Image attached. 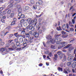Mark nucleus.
Listing matches in <instances>:
<instances>
[{"label":"nucleus","mask_w":76,"mask_h":76,"mask_svg":"<svg viewBox=\"0 0 76 76\" xmlns=\"http://www.w3.org/2000/svg\"><path fill=\"white\" fill-rule=\"evenodd\" d=\"M23 45L24 46V47L22 48H23H23H25L26 47V46H27V44L26 43H24Z\"/></svg>","instance_id":"27"},{"label":"nucleus","mask_w":76,"mask_h":76,"mask_svg":"<svg viewBox=\"0 0 76 76\" xmlns=\"http://www.w3.org/2000/svg\"><path fill=\"white\" fill-rule=\"evenodd\" d=\"M24 22H25V20L23 19H22L21 20L20 22L21 23H23Z\"/></svg>","instance_id":"36"},{"label":"nucleus","mask_w":76,"mask_h":76,"mask_svg":"<svg viewBox=\"0 0 76 76\" xmlns=\"http://www.w3.org/2000/svg\"><path fill=\"white\" fill-rule=\"evenodd\" d=\"M10 13H11V10H9L7 11V13L8 15L10 14Z\"/></svg>","instance_id":"32"},{"label":"nucleus","mask_w":76,"mask_h":76,"mask_svg":"<svg viewBox=\"0 0 76 76\" xmlns=\"http://www.w3.org/2000/svg\"><path fill=\"white\" fill-rule=\"evenodd\" d=\"M55 37H56L55 39H51V36H48V39H50V42L52 44H54L55 42H56V43L57 44H59V47L58 48V49H60L61 48H62L66 46V42H61V43H60V42L61 41V39L60 38H58V37L59 36H60L61 34H60L59 35H58L57 34H58V32L56 31L55 32Z\"/></svg>","instance_id":"1"},{"label":"nucleus","mask_w":76,"mask_h":76,"mask_svg":"<svg viewBox=\"0 0 76 76\" xmlns=\"http://www.w3.org/2000/svg\"><path fill=\"white\" fill-rule=\"evenodd\" d=\"M73 59V58H72V55L70 54L68 55V60H72Z\"/></svg>","instance_id":"8"},{"label":"nucleus","mask_w":76,"mask_h":76,"mask_svg":"<svg viewBox=\"0 0 76 76\" xmlns=\"http://www.w3.org/2000/svg\"><path fill=\"white\" fill-rule=\"evenodd\" d=\"M56 29L58 31H60V30H61V27H60V26H59V27H57Z\"/></svg>","instance_id":"39"},{"label":"nucleus","mask_w":76,"mask_h":76,"mask_svg":"<svg viewBox=\"0 0 76 76\" xmlns=\"http://www.w3.org/2000/svg\"><path fill=\"white\" fill-rule=\"evenodd\" d=\"M60 66L61 67H63V63H61L60 64Z\"/></svg>","instance_id":"63"},{"label":"nucleus","mask_w":76,"mask_h":76,"mask_svg":"<svg viewBox=\"0 0 76 76\" xmlns=\"http://www.w3.org/2000/svg\"><path fill=\"white\" fill-rule=\"evenodd\" d=\"M48 55L49 56H48V58L49 60H50V57H51V56H52L51 53L48 51Z\"/></svg>","instance_id":"18"},{"label":"nucleus","mask_w":76,"mask_h":76,"mask_svg":"<svg viewBox=\"0 0 76 76\" xmlns=\"http://www.w3.org/2000/svg\"><path fill=\"white\" fill-rule=\"evenodd\" d=\"M72 22L73 24H74L75 23V20L74 19H72Z\"/></svg>","instance_id":"46"},{"label":"nucleus","mask_w":76,"mask_h":76,"mask_svg":"<svg viewBox=\"0 0 76 76\" xmlns=\"http://www.w3.org/2000/svg\"><path fill=\"white\" fill-rule=\"evenodd\" d=\"M57 54L59 55V56H60V55H61L63 54V53H61V51H59L57 53Z\"/></svg>","instance_id":"35"},{"label":"nucleus","mask_w":76,"mask_h":76,"mask_svg":"<svg viewBox=\"0 0 76 76\" xmlns=\"http://www.w3.org/2000/svg\"><path fill=\"white\" fill-rule=\"evenodd\" d=\"M69 25L70 26H72V23L70 21H69Z\"/></svg>","instance_id":"50"},{"label":"nucleus","mask_w":76,"mask_h":76,"mask_svg":"<svg viewBox=\"0 0 76 76\" xmlns=\"http://www.w3.org/2000/svg\"><path fill=\"white\" fill-rule=\"evenodd\" d=\"M19 42L20 43H22L23 42V38H20L19 39Z\"/></svg>","instance_id":"24"},{"label":"nucleus","mask_w":76,"mask_h":76,"mask_svg":"<svg viewBox=\"0 0 76 76\" xmlns=\"http://www.w3.org/2000/svg\"><path fill=\"white\" fill-rule=\"evenodd\" d=\"M39 32L40 34H41V33H42V30H39Z\"/></svg>","instance_id":"61"},{"label":"nucleus","mask_w":76,"mask_h":76,"mask_svg":"<svg viewBox=\"0 0 76 76\" xmlns=\"http://www.w3.org/2000/svg\"><path fill=\"white\" fill-rule=\"evenodd\" d=\"M58 57V56H57V55L55 54V57L53 58V60H57V58Z\"/></svg>","instance_id":"20"},{"label":"nucleus","mask_w":76,"mask_h":76,"mask_svg":"<svg viewBox=\"0 0 76 76\" xmlns=\"http://www.w3.org/2000/svg\"><path fill=\"white\" fill-rule=\"evenodd\" d=\"M13 41V40H9L8 41V43L9 44H10L11 42H12V41Z\"/></svg>","instance_id":"37"},{"label":"nucleus","mask_w":76,"mask_h":76,"mask_svg":"<svg viewBox=\"0 0 76 76\" xmlns=\"http://www.w3.org/2000/svg\"><path fill=\"white\" fill-rule=\"evenodd\" d=\"M30 3L31 4H34L35 3V1L34 0H30Z\"/></svg>","instance_id":"28"},{"label":"nucleus","mask_w":76,"mask_h":76,"mask_svg":"<svg viewBox=\"0 0 76 76\" xmlns=\"http://www.w3.org/2000/svg\"><path fill=\"white\" fill-rule=\"evenodd\" d=\"M9 36L11 37L12 38V37L13 36V34H10Z\"/></svg>","instance_id":"56"},{"label":"nucleus","mask_w":76,"mask_h":76,"mask_svg":"<svg viewBox=\"0 0 76 76\" xmlns=\"http://www.w3.org/2000/svg\"><path fill=\"white\" fill-rule=\"evenodd\" d=\"M25 18V15L22 14V13L21 12H19L18 14V16L17 18L19 20L21 18L23 19V18Z\"/></svg>","instance_id":"2"},{"label":"nucleus","mask_w":76,"mask_h":76,"mask_svg":"<svg viewBox=\"0 0 76 76\" xmlns=\"http://www.w3.org/2000/svg\"><path fill=\"white\" fill-rule=\"evenodd\" d=\"M38 3L40 5H41L42 4V1L41 0H39Z\"/></svg>","instance_id":"29"},{"label":"nucleus","mask_w":76,"mask_h":76,"mask_svg":"<svg viewBox=\"0 0 76 76\" xmlns=\"http://www.w3.org/2000/svg\"><path fill=\"white\" fill-rule=\"evenodd\" d=\"M31 9L30 8V7L28 6H26L25 7L24 10L25 12H26V11H27V12H29V13L31 11Z\"/></svg>","instance_id":"4"},{"label":"nucleus","mask_w":76,"mask_h":76,"mask_svg":"<svg viewBox=\"0 0 76 76\" xmlns=\"http://www.w3.org/2000/svg\"><path fill=\"white\" fill-rule=\"evenodd\" d=\"M29 28H30V26H28L26 28V29H28Z\"/></svg>","instance_id":"47"},{"label":"nucleus","mask_w":76,"mask_h":76,"mask_svg":"<svg viewBox=\"0 0 76 76\" xmlns=\"http://www.w3.org/2000/svg\"><path fill=\"white\" fill-rule=\"evenodd\" d=\"M66 24H64L62 26V28L63 30H64L66 29Z\"/></svg>","instance_id":"25"},{"label":"nucleus","mask_w":76,"mask_h":76,"mask_svg":"<svg viewBox=\"0 0 76 76\" xmlns=\"http://www.w3.org/2000/svg\"><path fill=\"white\" fill-rule=\"evenodd\" d=\"M13 6V4H10L7 7L9 8H11V7H12Z\"/></svg>","instance_id":"22"},{"label":"nucleus","mask_w":76,"mask_h":76,"mask_svg":"<svg viewBox=\"0 0 76 76\" xmlns=\"http://www.w3.org/2000/svg\"><path fill=\"white\" fill-rule=\"evenodd\" d=\"M25 35L26 37V41H28L29 39V37H30V35L28 33H25Z\"/></svg>","instance_id":"7"},{"label":"nucleus","mask_w":76,"mask_h":76,"mask_svg":"<svg viewBox=\"0 0 76 76\" xmlns=\"http://www.w3.org/2000/svg\"><path fill=\"white\" fill-rule=\"evenodd\" d=\"M5 47H6L7 48H9V47H10V44H5Z\"/></svg>","instance_id":"23"},{"label":"nucleus","mask_w":76,"mask_h":76,"mask_svg":"<svg viewBox=\"0 0 76 76\" xmlns=\"http://www.w3.org/2000/svg\"><path fill=\"white\" fill-rule=\"evenodd\" d=\"M14 22H15L16 21V18H13Z\"/></svg>","instance_id":"64"},{"label":"nucleus","mask_w":76,"mask_h":76,"mask_svg":"<svg viewBox=\"0 0 76 76\" xmlns=\"http://www.w3.org/2000/svg\"><path fill=\"white\" fill-rule=\"evenodd\" d=\"M18 39L16 38L14 40V42H18Z\"/></svg>","instance_id":"51"},{"label":"nucleus","mask_w":76,"mask_h":76,"mask_svg":"<svg viewBox=\"0 0 76 76\" xmlns=\"http://www.w3.org/2000/svg\"><path fill=\"white\" fill-rule=\"evenodd\" d=\"M37 23H35L33 24L32 25H33V27H35V25H37Z\"/></svg>","instance_id":"55"},{"label":"nucleus","mask_w":76,"mask_h":76,"mask_svg":"<svg viewBox=\"0 0 76 76\" xmlns=\"http://www.w3.org/2000/svg\"><path fill=\"white\" fill-rule=\"evenodd\" d=\"M34 41V37H30V39L29 42L30 43H32Z\"/></svg>","instance_id":"11"},{"label":"nucleus","mask_w":76,"mask_h":76,"mask_svg":"<svg viewBox=\"0 0 76 76\" xmlns=\"http://www.w3.org/2000/svg\"><path fill=\"white\" fill-rule=\"evenodd\" d=\"M12 48H9V50H10V51H13V50H14L16 48V46H15V43L14 42H12Z\"/></svg>","instance_id":"3"},{"label":"nucleus","mask_w":76,"mask_h":76,"mask_svg":"<svg viewBox=\"0 0 76 76\" xmlns=\"http://www.w3.org/2000/svg\"><path fill=\"white\" fill-rule=\"evenodd\" d=\"M0 74H1V75H3V71L2 70H1L0 71Z\"/></svg>","instance_id":"57"},{"label":"nucleus","mask_w":76,"mask_h":76,"mask_svg":"<svg viewBox=\"0 0 76 76\" xmlns=\"http://www.w3.org/2000/svg\"><path fill=\"white\" fill-rule=\"evenodd\" d=\"M18 26L19 28H21L22 26V25L21 23H20L18 24Z\"/></svg>","instance_id":"41"},{"label":"nucleus","mask_w":76,"mask_h":76,"mask_svg":"<svg viewBox=\"0 0 76 76\" xmlns=\"http://www.w3.org/2000/svg\"><path fill=\"white\" fill-rule=\"evenodd\" d=\"M72 48V44H68L67 46H65L64 48Z\"/></svg>","instance_id":"10"},{"label":"nucleus","mask_w":76,"mask_h":76,"mask_svg":"<svg viewBox=\"0 0 76 76\" xmlns=\"http://www.w3.org/2000/svg\"><path fill=\"white\" fill-rule=\"evenodd\" d=\"M20 44V43L18 42H16V45L17 46H19V45Z\"/></svg>","instance_id":"45"},{"label":"nucleus","mask_w":76,"mask_h":76,"mask_svg":"<svg viewBox=\"0 0 76 76\" xmlns=\"http://www.w3.org/2000/svg\"><path fill=\"white\" fill-rule=\"evenodd\" d=\"M66 70L68 71V72H70L69 68L68 67H67L66 68V70H65V69H64V72L65 73H66V74H67V72Z\"/></svg>","instance_id":"9"},{"label":"nucleus","mask_w":76,"mask_h":76,"mask_svg":"<svg viewBox=\"0 0 76 76\" xmlns=\"http://www.w3.org/2000/svg\"><path fill=\"white\" fill-rule=\"evenodd\" d=\"M7 50V48H2L0 49V51H1V52H3V51H4L5 50Z\"/></svg>","instance_id":"14"},{"label":"nucleus","mask_w":76,"mask_h":76,"mask_svg":"<svg viewBox=\"0 0 76 76\" xmlns=\"http://www.w3.org/2000/svg\"><path fill=\"white\" fill-rule=\"evenodd\" d=\"M39 2H36V6H39Z\"/></svg>","instance_id":"42"},{"label":"nucleus","mask_w":76,"mask_h":76,"mask_svg":"<svg viewBox=\"0 0 76 76\" xmlns=\"http://www.w3.org/2000/svg\"><path fill=\"white\" fill-rule=\"evenodd\" d=\"M71 64L72 62H69L67 63V65L68 66H70V65H71Z\"/></svg>","instance_id":"31"},{"label":"nucleus","mask_w":76,"mask_h":76,"mask_svg":"<svg viewBox=\"0 0 76 76\" xmlns=\"http://www.w3.org/2000/svg\"><path fill=\"white\" fill-rule=\"evenodd\" d=\"M3 10V7H1L0 8V11H1Z\"/></svg>","instance_id":"52"},{"label":"nucleus","mask_w":76,"mask_h":76,"mask_svg":"<svg viewBox=\"0 0 76 76\" xmlns=\"http://www.w3.org/2000/svg\"><path fill=\"white\" fill-rule=\"evenodd\" d=\"M76 62L75 61L74 62L73 64H72V67L73 69H75V67H76Z\"/></svg>","instance_id":"16"},{"label":"nucleus","mask_w":76,"mask_h":76,"mask_svg":"<svg viewBox=\"0 0 76 76\" xmlns=\"http://www.w3.org/2000/svg\"><path fill=\"white\" fill-rule=\"evenodd\" d=\"M26 20L28 23L29 24H32L34 23V20H32L31 18H28Z\"/></svg>","instance_id":"5"},{"label":"nucleus","mask_w":76,"mask_h":76,"mask_svg":"<svg viewBox=\"0 0 76 76\" xmlns=\"http://www.w3.org/2000/svg\"><path fill=\"white\" fill-rule=\"evenodd\" d=\"M58 71H61V72L63 71V69L61 68L58 67Z\"/></svg>","instance_id":"33"},{"label":"nucleus","mask_w":76,"mask_h":76,"mask_svg":"<svg viewBox=\"0 0 76 76\" xmlns=\"http://www.w3.org/2000/svg\"><path fill=\"white\" fill-rule=\"evenodd\" d=\"M43 15V12H41V14L39 15H36V18H40L42 15Z\"/></svg>","instance_id":"21"},{"label":"nucleus","mask_w":76,"mask_h":76,"mask_svg":"<svg viewBox=\"0 0 76 76\" xmlns=\"http://www.w3.org/2000/svg\"><path fill=\"white\" fill-rule=\"evenodd\" d=\"M9 10V9H6L5 10L3 11L2 12V14L3 15H5L7 13V11Z\"/></svg>","instance_id":"15"},{"label":"nucleus","mask_w":76,"mask_h":76,"mask_svg":"<svg viewBox=\"0 0 76 76\" xmlns=\"http://www.w3.org/2000/svg\"><path fill=\"white\" fill-rule=\"evenodd\" d=\"M10 4H12V3H14V1L11 0L10 1Z\"/></svg>","instance_id":"44"},{"label":"nucleus","mask_w":76,"mask_h":76,"mask_svg":"<svg viewBox=\"0 0 76 76\" xmlns=\"http://www.w3.org/2000/svg\"><path fill=\"white\" fill-rule=\"evenodd\" d=\"M42 64L40 63L39 64V66H40V67H41L42 66Z\"/></svg>","instance_id":"60"},{"label":"nucleus","mask_w":76,"mask_h":76,"mask_svg":"<svg viewBox=\"0 0 76 76\" xmlns=\"http://www.w3.org/2000/svg\"><path fill=\"white\" fill-rule=\"evenodd\" d=\"M32 31H34L35 30V28L34 27H31V28L30 29Z\"/></svg>","instance_id":"38"},{"label":"nucleus","mask_w":76,"mask_h":76,"mask_svg":"<svg viewBox=\"0 0 76 76\" xmlns=\"http://www.w3.org/2000/svg\"><path fill=\"white\" fill-rule=\"evenodd\" d=\"M59 57L60 60L63 58V54L59 56Z\"/></svg>","instance_id":"34"},{"label":"nucleus","mask_w":76,"mask_h":76,"mask_svg":"<svg viewBox=\"0 0 76 76\" xmlns=\"http://www.w3.org/2000/svg\"><path fill=\"white\" fill-rule=\"evenodd\" d=\"M33 7L34 9H37V6H36V5L33 6Z\"/></svg>","instance_id":"54"},{"label":"nucleus","mask_w":76,"mask_h":76,"mask_svg":"<svg viewBox=\"0 0 76 76\" xmlns=\"http://www.w3.org/2000/svg\"><path fill=\"white\" fill-rule=\"evenodd\" d=\"M20 7V6H19L17 7V8L18 9V11L19 12H21H21H22V8H21L20 7Z\"/></svg>","instance_id":"13"},{"label":"nucleus","mask_w":76,"mask_h":76,"mask_svg":"<svg viewBox=\"0 0 76 76\" xmlns=\"http://www.w3.org/2000/svg\"><path fill=\"white\" fill-rule=\"evenodd\" d=\"M75 58H74L73 59V61H76V53H75Z\"/></svg>","instance_id":"48"},{"label":"nucleus","mask_w":76,"mask_h":76,"mask_svg":"<svg viewBox=\"0 0 76 76\" xmlns=\"http://www.w3.org/2000/svg\"><path fill=\"white\" fill-rule=\"evenodd\" d=\"M67 60V58L65 56H64L63 59L62 60L63 62H64Z\"/></svg>","instance_id":"17"},{"label":"nucleus","mask_w":76,"mask_h":76,"mask_svg":"<svg viewBox=\"0 0 76 76\" xmlns=\"http://www.w3.org/2000/svg\"><path fill=\"white\" fill-rule=\"evenodd\" d=\"M15 24H16V23H15V22L13 21L11 22L10 25L12 26V25H15Z\"/></svg>","instance_id":"26"},{"label":"nucleus","mask_w":76,"mask_h":76,"mask_svg":"<svg viewBox=\"0 0 76 76\" xmlns=\"http://www.w3.org/2000/svg\"><path fill=\"white\" fill-rule=\"evenodd\" d=\"M22 30L23 29V31H22V32L21 33V34H22V32H24V33H25V31L26 30V29H25V28H22Z\"/></svg>","instance_id":"30"},{"label":"nucleus","mask_w":76,"mask_h":76,"mask_svg":"<svg viewBox=\"0 0 76 76\" xmlns=\"http://www.w3.org/2000/svg\"><path fill=\"white\" fill-rule=\"evenodd\" d=\"M61 33L63 35H64L66 34V33L64 32V31H63L61 32Z\"/></svg>","instance_id":"58"},{"label":"nucleus","mask_w":76,"mask_h":76,"mask_svg":"<svg viewBox=\"0 0 76 76\" xmlns=\"http://www.w3.org/2000/svg\"><path fill=\"white\" fill-rule=\"evenodd\" d=\"M18 33H15L14 34V35L16 37H18V36L19 35H18Z\"/></svg>","instance_id":"40"},{"label":"nucleus","mask_w":76,"mask_h":76,"mask_svg":"<svg viewBox=\"0 0 76 76\" xmlns=\"http://www.w3.org/2000/svg\"><path fill=\"white\" fill-rule=\"evenodd\" d=\"M10 29H11V27H10V26H8L5 29V30L6 31H10Z\"/></svg>","instance_id":"12"},{"label":"nucleus","mask_w":76,"mask_h":76,"mask_svg":"<svg viewBox=\"0 0 76 76\" xmlns=\"http://www.w3.org/2000/svg\"><path fill=\"white\" fill-rule=\"evenodd\" d=\"M1 22L2 23H4L5 22V21L4 20V19H1Z\"/></svg>","instance_id":"43"},{"label":"nucleus","mask_w":76,"mask_h":76,"mask_svg":"<svg viewBox=\"0 0 76 76\" xmlns=\"http://www.w3.org/2000/svg\"><path fill=\"white\" fill-rule=\"evenodd\" d=\"M45 54H48V50L45 51Z\"/></svg>","instance_id":"62"},{"label":"nucleus","mask_w":76,"mask_h":76,"mask_svg":"<svg viewBox=\"0 0 76 76\" xmlns=\"http://www.w3.org/2000/svg\"><path fill=\"white\" fill-rule=\"evenodd\" d=\"M0 44H1V45H4L5 43L4 42H1V43H0Z\"/></svg>","instance_id":"53"},{"label":"nucleus","mask_w":76,"mask_h":76,"mask_svg":"<svg viewBox=\"0 0 76 76\" xmlns=\"http://www.w3.org/2000/svg\"><path fill=\"white\" fill-rule=\"evenodd\" d=\"M15 15V13H12L10 15V17L11 18H13L14 16Z\"/></svg>","instance_id":"19"},{"label":"nucleus","mask_w":76,"mask_h":76,"mask_svg":"<svg viewBox=\"0 0 76 76\" xmlns=\"http://www.w3.org/2000/svg\"><path fill=\"white\" fill-rule=\"evenodd\" d=\"M70 31H71L72 32H73L74 31V29H73V28H70Z\"/></svg>","instance_id":"49"},{"label":"nucleus","mask_w":76,"mask_h":76,"mask_svg":"<svg viewBox=\"0 0 76 76\" xmlns=\"http://www.w3.org/2000/svg\"><path fill=\"white\" fill-rule=\"evenodd\" d=\"M43 45L45 47H47V45H46L45 44V42H43Z\"/></svg>","instance_id":"59"},{"label":"nucleus","mask_w":76,"mask_h":76,"mask_svg":"<svg viewBox=\"0 0 76 76\" xmlns=\"http://www.w3.org/2000/svg\"><path fill=\"white\" fill-rule=\"evenodd\" d=\"M39 33L36 31L34 32L33 34V36L34 37L36 38H39Z\"/></svg>","instance_id":"6"}]
</instances>
